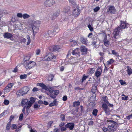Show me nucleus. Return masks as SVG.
Segmentation results:
<instances>
[{"label": "nucleus", "mask_w": 132, "mask_h": 132, "mask_svg": "<svg viewBox=\"0 0 132 132\" xmlns=\"http://www.w3.org/2000/svg\"><path fill=\"white\" fill-rule=\"evenodd\" d=\"M11 123L10 122H9L7 123L6 126V129L7 130H9L11 128Z\"/></svg>", "instance_id": "7c9ffc66"}, {"label": "nucleus", "mask_w": 132, "mask_h": 132, "mask_svg": "<svg viewBox=\"0 0 132 132\" xmlns=\"http://www.w3.org/2000/svg\"><path fill=\"white\" fill-rule=\"evenodd\" d=\"M98 112V110L97 109H94L92 112V114L93 115L95 116H96L97 115Z\"/></svg>", "instance_id": "f704fd0d"}, {"label": "nucleus", "mask_w": 132, "mask_h": 132, "mask_svg": "<svg viewBox=\"0 0 132 132\" xmlns=\"http://www.w3.org/2000/svg\"><path fill=\"white\" fill-rule=\"evenodd\" d=\"M59 130L57 128H55L53 130L54 132H58Z\"/></svg>", "instance_id": "69168bd1"}, {"label": "nucleus", "mask_w": 132, "mask_h": 132, "mask_svg": "<svg viewBox=\"0 0 132 132\" xmlns=\"http://www.w3.org/2000/svg\"><path fill=\"white\" fill-rule=\"evenodd\" d=\"M18 66H16V67L14 68V69L13 71V72H17L18 70Z\"/></svg>", "instance_id": "e2e57ef3"}, {"label": "nucleus", "mask_w": 132, "mask_h": 132, "mask_svg": "<svg viewBox=\"0 0 132 132\" xmlns=\"http://www.w3.org/2000/svg\"><path fill=\"white\" fill-rule=\"evenodd\" d=\"M80 103L79 101H75L73 102V106L75 107H77L80 104Z\"/></svg>", "instance_id": "bb28decb"}, {"label": "nucleus", "mask_w": 132, "mask_h": 132, "mask_svg": "<svg viewBox=\"0 0 132 132\" xmlns=\"http://www.w3.org/2000/svg\"><path fill=\"white\" fill-rule=\"evenodd\" d=\"M4 103L5 105H7L9 104V102L8 100H6L4 101Z\"/></svg>", "instance_id": "603ef678"}, {"label": "nucleus", "mask_w": 132, "mask_h": 132, "mask_svg": "<svg viewBox=\"0 0 132 132\" xmlns=\"http://www.w3.org/2000/svg\"><path fill=\"white\" fill-rule=\"evenodd\" d=\"M22 89L27 94L29 90V88L27 86H25L23 87Z\"/></svg>", "instance_id": "72a5a7b5"}, {"label": "nucleus", "mask_w": 132, "mask_h": 132, "mask_svg": "<svg viewBox=\"0 0 132 132\" xmlns=\"http://www.w3.org/2000/svg\"><path fill=\"white\" fill-rule=\"evenodd\" d=\"M47 91H48L50 93V94H51L53 93V92L54 91V90L52 89L51 88H48Z\"/></svg>", "instance_id": "09e8293b"}, {"label": "nucleus", "mask_w": 132, "mask_h": 132, "mask_svg": "<svg viewBox=\"0 0 132 132\" xmlns=\"http://www.w3.org/2000/svg\"><path fill=\"white\" fill-rule=\"evenodd\" d=\"M54 32H56V31H55L53 30H49L48 31V33L46 34V36H48V38L52 37L54 36L55 33Z\"/></svg>", "instance_id": "ddd939ff"}, {"label": "nucleus", "mask_w": 132, "mask_h": 132, "mask_svg": "<svg viewBox=\"0 0 132 132\" xmlns=\"http://www.w3.org/2000/svg\"><path fill=\"white\" fill-rule=\"evenodd\" d=\"M32 91L33 92H36V91H37L38 90V89L36 87H34L32 90Z\"/></svg>", "instance_id": "0e129e2a"}, {"label": "nucleus", "mask_w": 132, "mask_h": 132, "mask_svg": "<svg viewBox=\"0 0 132 132\" xmlns=\"http://www.w3.org/2000/svg\"><path fill=\"white\" fill-rule=\"evenodd\" d=\"M27 75L26 74L21 75L20 76V78L21 79H25L27 78Z\"/></svg>", "instance_id": "37998d69"}, {"label": "nucleus", "mask_w": 132, "mask_h": 132, "mask_svg": "<svg viewBox=\"0 0 132 132\" xmlns=\"http://www.w3.org/2000/svg\"><path fill=\"white\" fill-rule=\"evenodd\" d=\"M57 105V104L56 103V99H55L53 102L49 104V106H54L56 105Z\"/></svg>", "instance_id": "c85d7f7f"}, {"label": "nucleus", "mask_w": 132, "mask_h": 132, "mask_svg": "<svg viewBox=\"0 0 132 132\" xmlns=\"http://www.w3.org/2000/svg\"><path fill=\"white\" fill-rule=\"evenodd\" d=\"M97 87L95 85H93L92 87V91L93 93L92 95V97H91V99H92L93 101L96 100V94L95 93L96 91Z\"/></svg>", "instance_id": "20e7f679"}, {"label": "nucleus", "mask_w": 132, "mask_h": 132, "mask_svg": "<svg viewBox=\"0 0 132 132\" xmlns=\"http://www.w3.org/2000/svg\"><path fill=\"white\" fill-rule=\"evenodd\" d=\"M107 122H110L111 123H112L111 125L112 124H113V125H115V126H117L118 125V124L117 122L111 120H107Z\"/></svg>", "instance_id": "cd10ccee"}, {"label": "nucleus", "mask_w": 132, "mask_h": 132, "mask_svg": "<svg viewBox=\"0 0 132 132\" xmlns=\"http://www.w3.org/2000/svg\"><path fill=\"white\" fill-rule=\"evenodd\" d=\"M28 100L27 99H23L21 102V104L22 106L25 105L26 106V109H28L29 107H28L29 105Z\"/></svg>", "instance_id": "6e6552de"}, {"label": "nucleus", "mask_w": 132, "mask_h": 132, "mask_svg": "<svg viewBox=\"0 0 132 132\" xmlns=\"http://www.w3.org/2000/svg\"><path fill=\"white\" fill-rule=\"evenodd\" d=\"M14 83H12L9 84L4 89V90L6 92H9L12 88L13 86L14 85Z\"/></svg>", "instance_id": "1a4fd4ad"}, {"label": "nucleus", "mask_w": 132, "mask_h": 132, "mask_svg": "<svg viewBox=\"0 0 132 132\" xmlns=\"http://www.w3.org/2000/svg\"><path fill=\"white\" fill-rule=\"evenodd\" d=\"M101 35L103 36L104 38L103 39V42L104 45L106 47H109L110 44L111 38L107 39V35L104 33L103 32L101 34Z\"/></svg>", "instance_id": "f03ea898"}, {"label": "nucleus", "mask_w": 132, "mask_h": 132, "mask_svg": "<svg viewBox=\"0 0 132 132\" xmlns=\"http://www.w3.org/2000/svg\"><path fill=\"white\" fill-rule=\"evenodd\" d=\"M30 16L29 15L26 14H24L23 15V18L24 19H26L29 18Z\"/></svg>", "instance_id": "58836bf2"}, {"label": "nucleus", "mask_w": 132, "mask_h": 132, "mask_svg": "<svg viewBox=\"0 0 132 132\" xmlns=\"http://www.w3.org/2000/svg\"><path fill=\"white\" fill-rule=\"evenodd\" d=\"M16 94L18 96H20L23 95L21 89L17 91L16 92Z\"/></svg>", "instance_id": "393cba45"}, {"label": "nucleus", "mask_w": 132, "mask_h": 132, "mask_svg": "<svg viewBox=\"0 0 132 132\" xmlns=\"http://www.w3.org/2000/svg\"><path fill=\"white\" fill-rule=\"evenodd\" d=\"M69 7H66L64 9L63 11L65 13H68L69 12Z\"/></svg>", "instance_id": "473e14b6"}, {"label": "nucleus", "mask_w": 132, "mask_h": 132, "mask_svg": "<svg viewBox=\"0 0 132 132\" xmlns=\"http://www.w3.org/2000/svg\"><path fill=\"white\" fill-rule=\"evenodd\" d=\"M107 97L106 96L103 97H102V99L103 101L106 103H109V102L108 101Z\"/></svg>", "instance_id": "ea45409f"}, {"label": "nucleus", "mask_w": 132, "mask_h": 132, "mask_svg": "<svg viewBox=\"0 0 132 132\" xmlns=\"http://www.w3.org/2000/svg\"><path fill=\"white\" fill-rule=\"evenodd\" d=\"M70 42L71 43V45L72 46H75L76 45L77 43L75 40H71Z\"/></svg>", "instance_id": "e433bc0d"}, {"label": "nucleus", "mask_w": 132, "mask_h": 132, "mask_svg": "<svg viewBox=\"0 0 132 132\" xmlns=\"http://www.w3.org/2000/svg\"><path fill=\"white\" fill-rule=\"evenodd\" d=\"M80 49L81 51L85 53L87 52V49L84 46H81L80 48Z\"/></svg>", "instance_id": "a878e982"}, {"label": "nucleus", "mask_w": 132, "mask_h": 132, "mask_svg": "<svg viewBox=\"0 0 132 132\" xmlns=\"http://www.w3.org/2000/svg\"><path fill=\"white\" fill-rule=\"evenodd\" d=\"M59 11H57L56 12L54 13L53 15L54 16H57L59 15Z\"/></svg>", "instance_id": "6e6d98bb"}, {"label": "nucleus", "mask_w": 132, "mask_h": 132, "mask_svg": "<svg viewBox=\"0 0 132 132\" xmlns=\"http://www.w3.org/2000/svg\"><path fill=\"white\" fill-rule=\"evenodd\" d=\"M60 118L62 121L65 120V116L64 114H61L60 116Z\"/></svg>", "instance_id": "a18cd8bd"}, {"label": "nucleus", "mask_w": 132, "mask_h": 132, "mask_svg": "<svg viewBox=\"0 0 132 132\" xmlns=\"http://www.w3.org/2000/svg\"><path fill=\"white\" fill-rule=\"evenodd\" d=\"M27 38L28 40V41L27 43V45H29L30 44L31 42L30 38L29 35H27Z\"/></svg>", "instance_id": "c03bdc74"}, {"label": "nucleus", "mask_w": 132, "mask_h": 132, "mask_svg": "<svg viewBox=\"0 0 132 132\" xmlns=\"http://www.w3.org/2000/svg\"><path fill=\"white\" fill-rule=\"evenodd\" d=\"M75 58L71 57L70 58V59L68 60L69 62H71V63H73L77 62L75 61Z\"/></svg>", "instance_id": "c756f323"}, {"label": "nucleus", "mask_w": 132, "mask_h": 132, "mask_svg": "<svg viewBox=\"0 0 132 132\" xmlns=\"http://www.w3.org/2000/svg\"><path fill=\"white\" fill-rule=\"evenodd\" d=\"M59 93V91L58 90H56L53 92V93L51 94H49L47 93V95H49L53 99L55 98L56 96Z\"/></svg>", "instance_id": "9d476101"}, {"label": "nucleus", "mask_w": 132, "mask_h": 132, "mask_svg": "<svg viewBox=\"0 0 132 132\" xmlns=\"http://www.w3.org/2000/svg\"><path fill=\"white\" fill-rule=\"evenodd\" d=\"M55 3L54 0H47L44 3V4L46 7H50L52 6Z\"/></svg>", "instance_id": "39448f33"}, {"label": "nucleus", "mask_w": 132, "mask_h": 132, "mask_svg": "<svg viewBox=\"0 0 132 132\" xmlns=\"http://www.w3.org/2000/svg\"><path fill=\"white\" fill-rule=\"evenodd\" d=\"M14 116H11L9 119L10 121L9 122H10L11 123L12 120L14 118Z\"/></svg>", "instance_id": "13d9d810"}, {"label": "nucleus", "mask_w": 132, "mask_h": 132, "mask_svg": "<svg viewBox=\"0 0 132 132\" xmlns=\"http://www.w3.org/2000/svg\"><path fill=\"white\" fill-rule=\"evenodd\" d=\"M32 22L33 24L32 28L34 31V26H36L37 27L39 26L41 22L39 20H37L36 21H32Z\"/></svg>", "instance_id": "6ab92c4d"}, {"label": "nucleus", "mask_w": 132, "mask_h": 132, "mask_svg": "<svg viewBox=\"0 0 132 132\" xmlns=\"http://www.w3.org/2000/svg\"><path fill=\"white\" fill-rule=\"evenodd\" d=\"M50 50L51 51H60L61 49L60 47L59 46H53L51 47Z\"/></svg>", "instance_id": "f8f14e48"}, {"label": "nucleus", "mask_w": 132, "mask_h": 132, "mask_svg": "<svg viewBox=\"0 0 132 132\" xmlns=\"http://www.w3.org/2000/svg\"><path fill=\"white\" fill-rule=\"evenodd\" d=\"M80 40L82 43L83 44L87 45V40L83 37H81Z\"/></svg>", "instance_id": "b1692460"}, {"label": "nucleus", "mask_w": 132, "mask_h": 132, "mask_svg": "<svg viewBox=\"0 0 132 132\" xmlns=\"http://www.w3.org/2000/svg\"><path fill=\"white\" fill-rule=\"evenodd\" d=\"M17 16L19 18H21L23 17V15H22V14L20 13H18L17 14Z\"/></svg>", "instance_id": "864d4df0"}, {"label": "nucleus", "mask_w": 132, "mask_h": 132, "mask_svg": "<svg viewBox=\"0 0 132 132\" xmlns=\"http://www.w3.org/2000/svg\"><path fill=\"white\" fill-rule=\"evenodd\" d=\"M56 57L53 53H49L47 55L44 57V59L43 60V61L47 60L50 61L53 59H55Z\"/></svg>", "instance_id": "7ed1b4c3"}, {"label": "nucleus", "mask_w": 132, "mask_h": 132, "mask_svg": "<svg viewBox=\"0 0 132 132\" xmlns=\"http://www.w3.org/2000/svg\"><path fill=\"white\" fill-rule=\"evenodd\" d=\"M119 81L121 85H123L124 84H125L126 83L124 81H123L122 80H120Z\"/></svg>", "instance_id": "680f3d73"}, {"label": "nucleus", "mask_w": 132, "mask_h": 132, "mask_svg": "<svg viewBox=\"0 0 132 132\" xmlns=\"http://www.w3.org/2000/svg\"><path fill=\"white\" fill-rule=\"evenodd\" d=\"M112 54L116 55V56H118L119 55L117 52H116V51L113 50L112 51Z\"/></svg>", "instance_id": "a19ab883"}, {"label": "nucleus", "mask_w": 132, "mask_h": 132, "mask_svg": "<svg viewBox=\"0 0 132 132\" xmlns=\"http://www.w3.org/2000/svg\"><path fill=\"white\" fill-rule=\"evenodd\" d=\"M63 100L64 101H66L67 100V96H64L63 97Z\"/></svg>", "instance_id": "774afa93"}, {"label": "nucleus", "mask_w": 132, "mask_h": 132, "mask_svg": "<svg viewBox=\"0 0 132 132\" xmlns=\"http://www.w3.org/2000/svg\"><path fill=\"white\" fill-rule=\"evenodd\" d=\"M115 125L113 124L109 125L108 127V131L110 132H113L115 130Z\"/></svg>", "instance_id": "a211bd4d"}, {"label": "nucleus", "mask_w": 132, "mask_h": 132, "mask_svg": "<svg viewBox=\"0 0 132 132\" xmlns=\"http://www.w3.org/2000/svg\"><path fill=\"white\" fill-rule=\"evenodd\" d=\"M42 88L43 89H44L45 90H48V88L46 85H45L44 84L43 86H42Z\"/></svg>", "instance_id": "4d7b16f0"}, {"label": "nucleus", "mask_w": 132, "mask_h": 132, "mask_svg": "<svg viewBox=\"0 0 132 132\" xmlns=\"http://www.w3.org/2000/svg\"><path fill=\"white\" fill-rule=\"evenodd\" d=\"M100 9V7L99 6H97L94 9V11L95 12H97Z\"/></svg>", "instance_id": "de8ad7c7"}, {"label": "nucleus", "mask_w": 132, "mask_h": 132, "mask_svg": "<svg viewBox=\"0 0 132 132\" xmlns=\"http://www.w3.org/2000/svg\"><path fill=\"white\" fill-rule=\"evenodd\" d=\"M36 63L32 61H30V62H29L27 64V65L26 66V69H30L32 67H33L36 65Z\"/></svg>", "instance_id": "423d86ee"}, {"label": "nucleus", "mask_w": 132, "mask_h": 132, "mask_svg": "<svg viewBox=\"0 0 132 132\" xmlns=\"http://www.w3.org/2000/svg\"><path fill=\"white\" fill-rule=\"evenodd\" d=\"M88 75L85 76V75H83L82 77L81 81H80L79 83V84H82L86 80V79L88 77Z\"/></svg>", "instance_id": "412c9836"}, {"label": "nucleus", "mask_w": 132, "mask_h": 132, "mask_svg": "<svg viewBox=\"0 0 132 132\" xmlns=\"http://www.w3.org/2000/svg\"><path fill=\"white\" fill-rule=\"evenodd\" d=\"M3 36L4 38L11 39V38L13 37V35L12 34L7 32L4 33Z\"/></svg>", "instance_id": "4468645a"}, {"label": "nucleus", "mask_w": 132, "mask_h": 132, "mask_svg": "<svg viewBox=\"0 0 132 132\" xmlns=\"http://www.w3.org/2000/svg\"><path fill=\"white\" fill-rule=\"evenodd\" d=\"M127 72L128 73V75L129 76L132 73V69L129 66L127 67Z\"/></svg>", "instance_id": "5701e85b"}, {"label": "nucleus", "mask_w": 132, "mask_h": 132, "mask_svg": "<svg viewBox=\"0 0 132 132\" xmlns=\"http://www.w3.org/2000/svg\"><path fill=\"white\" fill-rule=\"evenodd\" d=\"M66 127H62L61 128V131H63L66 130Z\"/></svg>", "instance_id": "052dcab7"}, {"label": "nucleus", "mask_w": 132, "mask_h": 132, "mask_svg": "<svg viewBox=\"0 0 132 132\" xmlns=\"http://www.w3.org/2000/svg\"><path fill=\"white\" fill-rule=\"evenodd\" d=\"M122 96H123L124 97H122V100H128V96H126L124 94H123L122 95Z\"/></svg>", "instance_id": "79ce46f5"}, {"label": "nucleus", "mask_w": 132, "mask_h": 132, "mask_svg": "<svg viewBox=\"0 0 132 132\" xmlns=\"http://www.w3.org/2000/svg\"><path fill=\"white\" fill-rule=\"evenodd\" d=\"M30 58V57L29 56H26L24 57L23 61L24 62H26L28 61Z\"/></svg>", "instance_id": "4c0bfd02"}, {"label": "nucleus", "mask_w": 132, "mask_h": 132, "mask_svg": "<svg viewBox=\"0 0 132 132\" xmlns=\"http://www.w3.org/2000/svg\"><path fill=\"white\" fill-rule=\"evenodd\" d=\"M35 102V100L34 99L33 97H31L30 98V101H28L29 103V105L28 107H29V108L31 107L32 106V104Z\"/></svg>", "instance_id": "4be33fe9"}, {"label": "nucleus", "mask_w": 132, "mask_h": 132, "mask_svg": "<svg viewBox=\"0 0 132 132\" xmlns=\"http://www.w3.org/2000/svg\"><path fill=\"white\" fill-rule=\"evenodd\" d=\"M53 121H51L48 122V125L49 127L51 126V125L53 123Z\"/></svg>", "instance_id": "bf43d9fd"}, {"label": "nucleus", "mask_w": 132, "mask_h": 132, "mask_svg": "<svg viewBox=\"0 0 132 132\" xmlns=\"http://www.w3.org/2000/svg\"><path fill=\"white\" fill-rule=\"evenodd\" d=\"M34 107L35 109H38L39 108L40 105H38L37 103H35V104Z\"/></svg>", "instance_id": "3c124183"}, {"label": "nucleus", "mask_w": 132, "mask_h": 132, "mask_svg": "<svg viewBox=\"0 0 132 132\" xmlns=\"http://www.w3.org/2000/svg\"><path fill=\"white\" fill-rule=\"evenodd\" d=\"M128 26V24L126 23L125 22L120 21V24L119 26L116 28L114 30L113 34L114 35V37L117 39L119 37V32L122 31V29H125Z\"/></svg>", "instance_id": "f257e3e1"}, {"label": "nucleus", "mask_w": 132, "mask_h": 132, "mask_svg": "<svg viewBox=\"0 0 132 132\" xmlns=\"http://www.w3.org/2000/svg\"><path fill=\"white\" fill-rule=\"evenodd\" d=\"M17 126L15 124H13L12 125V127L11 129L12 130L16 128Z\"/></svg>", "instance_id": "8fccbe9b"}, {"label": "nucleus", "mask_w": 132, "mask_h": 132, "mask_svg": "<svg viewBox=\"0 0 132 132\" xmlns=\"http://www.w3.org/2000/svg\"><path fill=\"white\" fill-rule=\"evenodd\" d=\"M79 52L80 49L79 48H77L72 51V53L73 55H79Z\"/></svg>", "instance_id": "aec40b11"}, {"label": "nucleus", "mask_w": 132, "mask_h": 132, "mask_svg": "<svg viewBox=\"0 0 132 132\" xmlns=\"http://www.w3.org/2000/svg\"><path fill=\"white\" fill-rule=\"evenodd\" d=\"M114 60L113 59H111L110 60L107 61V63L108 65H110L113 63Z\"/></svg>", "instance_id": "c9c22d12"}, {"label": "nucleus", "mask_w": 132, "mask_h": 132, "mask_svg": "<svg viewBox=\"0 0 132 132\" xmlns=\"http://www.w3.org/2000/svg\"><path fill=\"white\" fill-rule=\"evenodd\" d=\"M132 117V114L131 115L127 116L126 117V118L128 120L130 119V118Z\"/></svg>", "instance_id": "338daca9"}, {"label": "nucleus", "mask_w": 132, "mask_h": 132, "mask_svg": "<svg viewBox=\"0 0 132 132\" xmlns=\"http://www.w3.org/2000/svg\"><path fill=\"white\" fill-rule=\"evenodd\" d=\"M102 68L101 67H98L95 72V76L98 77L100 76L102 72Z\"/></svg>", "instance_id": "9b49d317"}, {"label": "nucleus", "mask_w": 132, "mask_h": 132, "mask_svg": "<svg viewBox=\"0 0 132 132\" xmlns=\"http://www.w3.org/2000/svg\"><path fill=\"white\" fill-rule=\"evenodd\" d=\"M108 12H109L111 13L114 14L116 12V10L114 7L111 6H109Z\"/></svg>", "instance_id": "f3484780"}, {"label": "nucleus", "mask_w": 132, "mask_h": 132, "mask_svg": "<svg viewBox=\"0 0 132 132\" xmlns=\"http://www.w3.org/2000/svg\"><path fill=\"white\" fill-rule=\"evenodd\" d=\"M80 13V10L78 8L75 9L73 12V15L75 17L77 16Z\"/></svg>", "instance_id": "2eb2a0df"}, {"label": "nucleus", "mask_w": 132, "mask_h": 132, "mask_svg": "<svg viewBox=\"0 0 132 132\" xmlns=\"http://www.w3.org/2000/svg\"><path fill=\"white\" fill-rule=\"evenodd\" d=\"M53 76L52 75H49L48 79V80L49 81H50L52 80L53 79Z\"/></svg>", "instance_id": "49530a36"}, {"label": "nucleus", "mask_w": 132, "mask_h": 132, "mask_svg": "<svg viewBox=\"0 0 132 132\" xmlns=\"http://www.w3.org/2000/svg\"><path fill=\"white\" fill-rule=\"evenodd\" d=\"M23 113H21L20 115L19 119L20 120H22L23 119Z\"/></svg>", "instance_id": "5fc2aeb1"}, {"label": "nucleus", "mask_w": 132, "mask_h": 132, "mask_svg": "<svg viewBox=\"0 0 132 132\" xmlns=\"http://www.w3.org/2000/svg\"><path fill=\"white\" fill-rule=\"evenodd\" d=\"M102 106L106 114L108 115L110 114V111L108 108L107 105L103 103L102 105Z\"/></svg>", "instance_id": "0eeeda50"}, {"label": "nucleus", "mask_w": 132, "mask_h": 132, "mask_svg": "<svg viewBox=\"0 0 132 132\" xmlns=\"http://www.w3.org/2000/svg\"><path fill=\"white\" fill-rule=\"evenodd\" d=\"M103 125H105V123H104L103 124ZM103 131L104 132H106L107 131H108V128H106L104 126H103L102 127H101Z\"/></svg>", "instance_id": "2f4dec72"}, {"label": "nucleus", "mask_w": 132, "mask_h": 132, "mask_svg": "<svg viewBox=\"0 0 132 132\" xmlns=\"http://www.w3.org/2000/svg\"><path fill=\"white\" fill-rule=\"evenodd\" d=\"M75 124L73 123H69L65 125V127L69 128L70 130L73 129Z\"/></svg>", "instance_id": "dca6fc26"}]
</instances>
